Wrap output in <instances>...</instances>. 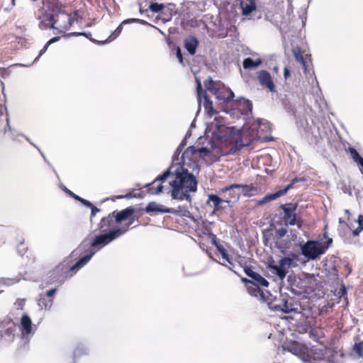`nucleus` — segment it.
<instances>
[{
  "mask_svg": "<svg viewBox=\"0 0 363 363\" xmlns=\"http://www.w3.org/2000/svg\"><path fill=\"white\" fill-rule=\"evenodd\" d=\"M211 152L206 147L196 149L190 146L183 152L182 156V165H171L162 175L158 176L152 183L145 186L147 193L151 195L159 194L163 191L162 183L169 177V182L172 188L171 196L173 199L191 201L190 194L197 189L198 181L192 173H190L186 165L192 162L197 167L196 162L198 156L208 157Z\"/></svg>",
  "mask_w": 363,
  "mask_h": 363,
  "instance_id": "nucleus-1",
  "label": "nucleus"
},
{
  "mask_svg": "<svg viewBox=\"0 0 363 363\" xmlns=\"http://www.w3.org/2000/svg\"><path fill=\"white\" fill-rule=\"evenodd\" d=\"M247 145H249L248 143H243L240 131L233 132L230 130L229 135L221 143L220 152L222 155H234Z\"/></svg>",
  "mask_w": 363,
  "mask_h": 363,
  "instance_id": "nucleus-2",
  "label": "nucleus"
},
{
  "mask_svg": "<svg viewBox=\"0 0 363 363\" xmlns=\"http://www.w3.org/2000/svg\"><path fill=\"white\" fill-rule=\"evenodd\" d=\"M286 350L292 354L299 357L304 361L320 359L323 358V353L319 350L308 348L306 345L292 341L286 345Z\"/></svg>",
  "mask_w": 363,
  "mask_h": 363,
  "instance_id": "nucleus-3",
  "label": "nucleus"
},
{
  "mask_svg": "<svg viewBox=\"0 0 363 363\" xmlns=\"http://www.w3.org/2000/svg\"><path fill=\"white\" fill-rule=\"evenodd\" d=\"M332 242L333 239L330 238H328L325 244L319 241L308 240L301 246V253L308 259L315 260L325 252Z\"/></svg>",
  "mask_w": 363,
  "mask_h": 363,
  "instance_id": "nucleus-4",
  "label": "nucleus"
},
{
  "mask_svg": "<svg viewBox=\"0 0 363 363\" xmlns=\"http://www.w3.org/2000/svg\"><path fill=\"white\" fill-rule=\"evenodd\" d=\"M53 16L56 29L61 33H65L71 28L74 21H77L78 12L76 11L72 15L65 11L60 10L54 13Z\"/></svg>",
  "mask_w": 363,
  "mask_h": 363,
  "instance_id": "nucleus-5",
  "label": "nucleus"
},
{
  "mask_svg": "<svg viewBox=\"0 0 363 363\" xmlns=\"http://www.w3.org/2000/svg\"><path fill=\"white\" fill-rule=\"evenodd\" d=\"M284 211L283 220L285 225H296L298 228L302 226L301 217L296 213L298 204L296 203H288L282 204L280 207Z\"/></svg>",
  "mask_w": 363,
  "mask_h": 363,
  "instance_id": "nucleus-6",
  "label": "nucleus"
},
{
  "mask_svg": "<svg viewBox=\"0 0 363 363\" xmlns=\"http://www.w3.org/2000/svg\"><path fill=\"white\" fill-rule=\"evenodd\" d=\"M115 216V222L116 223H122L123 222H127L124 225H123L121 228H118L117 229H123L124 234L128 231L130 226L133 224L135 216V210L133 207L129 206L121 211H113Z\"/></svg>",
  "mask_w": 363,
  "mask_h": 363,
  "instance_id": "nucleus-7",
  "label": "nucleus"
},
{
  "mask_svg": "<svg viewBox=\"0 0 363 363\" xmlns=\"http://www.w3.org/2000/svg\"><path fill=\"white\" fill-rule=\"evenodd\" d=\"M16 325L11 318H5L0 323V341L13 342L16 337Z\"/></svg>",
  "mask_w": 363,
  "mask_h": 363,
  "instance_id": "nucleus-8",
  "label": "nucleus"
},
{
  "mask_svg": "<svg viewBox=\"0 0 363 363\" xmlns=\"http://www.w3.org/2000/svg\"><path fill=\"white\" fill-rule=\"evenodd\" d=\"M206 87L218 99L225 102L230 101L234 97V93L230 89L213 80H210Z\"/></svg>",
  "mask_w": 363,
  "mask_h": 363,
  "instance_id": "nucleus-9",
  "label": "nucleus"
},
{
  "mask_svg": "<svg viewBox=\"0 0 363 363\" xmlns=\"http://www.w3.org/2000/svg\"><path fill=\"white\" fill-rule=\"evenodd\" d=\"M123 229H113L108 233L96 235L91 243V247L105 246L124 234Z\"/></svg>",
  "mask_w": 363,
  "mask_h": 363,
  "instance_id": "nucleus-10",
  "label": "nucleus"
},
{
  "mask_svg": "<svg viewBox=\"0 0 363 363\" xmlns=\"http://www.w3.org/2000/svg\"><path fill=\"white\" fill-rule=\"evenodd\" d=\"M293 259L291 258L283 257L279 261V264H274V262L269 263V268L279 279L283 280L286 277L288 273V269L291 265Z\"/></svg>",
  "mask_w": 363,
  "mask_h": 363,
  "instance_id": "nucleus-11",
  "label": "nucleus"
},
{
  "mask_svg": "<svg viewBox=\"0 0 363 363\" xmlns=\"http://www.w3.org/2000/svg\"><path fill=\"white\" fill-rule=\"evenodd\" d=\"M197 83V99L199 104H203L206 113L209 116H213L217 111L213 108V102L209 99L206 91L203 90L201 82L196 79Z\"/></svg>",
  "mask_w": 363,
  "mask_h": 363,
  "instance_id": "nucleus-12",
  "label": "nucleus"
},
{
  "mask_svg": "<svg viewBox=\"0 0 363 363\" xmlns=\"http://www.w3.org/2000/svg\"><path fill=\"white\" fill-rule=\"evenodd\" d=\"M69 272V269H67L64 264H58L48 274V283L53 284L63 282L67 279V273Z\"/></svg>",
  "mask_w": 363,
  "mask_h": 363,
  "instance_id": "nucleus-13",
  "label": "nucleus"
},
{
  "mask_svg": "<svg viewBox=\"0 0 363 363\" xmlns=\"http://www.w3.org/2000/svg\"><path fill=\"white\" fill-rule=\"evenodd\" d=\"M146 213H171L179 216H186L189 213L187 209L182 208L179 206L178 209L165 208L162 205H159L155 202H150L145 208Z\"/></svg>",
  "mask_w": 363,
  "mask_h": 363,
  "instance_id": "nucleus-14",
  "label": "nucleus"
},
{
  "mask_svg": "<svg viewBox=\"0 0 363 363\" xmlns=\"http://www.w3.org/2000/svg\"><path fill=\"white\" fill-rule=\"evenodd\" d=\"M57 291V289H52L47 291L44 294H40L39 299L38 300V305L45 311L50 310L54 301V296Z\"/></svg>",
  "mask_w": 363,
  "mask_h": 363,
  "instance_id": "nucleus-15",
  "label": "nucleus"
},
{
  "mask_svg": "<svg viewBox=\"0 0 363 363\" xmlns=\"http://www.w3.org/2000/svg\"><path fill=\"white\" fill-rule=\"evenodd\" d=\"M257 79L260 85L267 88L271 92L276 91V86L272 80V76L267 70H261L258 72Z\"/></svg>",
  "mask_w": 363,
  "mask_h": 363,
  "instance_id": "nucleus-16",
  "label": "nucleus"
},
{
  "mask_svg": "<svg viewBox=\"0 0 363 363\" xmlns=\"http://www.w3.org/2000/svg\"><path fill=\"white\" fill-rule=\"evenodd\" d=\"M242 281L245 284L247 292L252 296L259 298L260 300H264V294L259 288V284H255L247 278H242Z\"/></svg>",
  "mask_w": 363,
  "mask_h": 363,
  "instance_id": "nucleus-17",
  "label": "nucleus"
},
{
  "mask_svg": "<svg viewBox=\"0 0 363 363\" xmlns=\"http://www.w3.org/2000/svg\"><path fill=\"white\" fill-rule=\"evenodd\" d=\"M296 182V179H294L289 184H288L284 189H280L277 191L274 194H270L266 195L264 198H262L261 200L258 201L259 205H263L268 202H270L281 196H284L286 194L288 190H289L291 188H292L293 185Z\"/></svg>",
  "mask_w": 363,
  "mask_h": 363,
  "instance_id": "nucleus-18",
  "label": "nucleus"
},
{
  "mask_svg": "<svg viewBox=\"0 0 363 363\" xmlns=\"http://www.w3.org/2000/svg\"><path fill=\"white\" fill-rule=\"evenodd\" d=\"M115 222L114 213H109L106 217L103 218L99 224V229L102 233L108 232L111 228L113 226Z\"/></svg>",
  "mask_w": 363,
  "mask_h": 363,
  "instance_id": "nucleus-19",
  "label": "nucleus"
},
{
  "mask_svg": "<svg viewBox=\"0 0 363 363\" xmlns=\"http://www.w3.org/2000/svg\"><path fill=\"white\" fill-rule=\"evenodd\" d=\"M184 45L186 50L191 55H195L199 46V40L194 35H189L184 40Z\"/></svg>",
  "mask_w": 363,
  "mask_h": 363,
  "instance_id": "nucleus-20",
  "label": "nucleus"
},
{
  "mask_svg": "<svg viewBox=\"0 0 363 363\" xmlns=\"http://www.w3.org/2000/svg\"><path fill=\"white\" fill-rule=\"evenodd\" d=\"M21 331L23 335H28L33 333L32 320L27 314H23L21 318Z\"/></svg>",
  "mask_w": 363,
  "mask_h": 363,
  "instance_id": "nucleus-21",
  "label": "nucleus"
},
{
  "mask_svg": "<svg viewBox=\"0 0 363 363\" xmlns=\"http://www.w3.org/2000/svg\"><path fill=\"white\" fill-rule=\"evenodd\" d=\"M212 242H213V245L216 247L218 251L222 255L223 259L224 261L227 262L230 264L229 269L230 270L233 271V267L234 266V264L230 261L229 255H228L226 250L224 248V247L223 245H221L220 244H219V242L216 240V235H213Z\"/></svg>",
  "mask_w": 363,
  "mask_h": 363,
  "instance_id": "nucleus-22",
  "label": "nucleus"
},
{
  "mask_svg": "<svg viewBox=\"0 0 363 363\" xmlns=\"http://www.w3.org/2000/svg\"><path fill=\"white\" fill-rule=\"evenodd\" d=\"M225 201L228 202L227 201L223 200L222 199H220L218 196H217L216 194H209L208 196V199H207L206 203H207V204H210L211 203H212L213 207V211L216 212V211H220L223 208L221 204Z\"/></svg>",
  "mask_w": 363,
  "mask_h": 363,
  "instance_id": "nucleus-23",
  "label": "nucleus"
},
{
  "mask_svg": "<svg viewBox=\"0 0 363 363\" xmlns=\"http://www.w3.org/2000/svg\"><path fill=\"white\" fill-rule=\"evenodd\" d=\"M233 188L237 189H243L246 193H248V195H251L249 192L250 191H255L257 189L252 186H248L247 184H233L231 185L226 186L225 187L223 188L221 191L223 192H226L228 191L231 190Z\"/></svg>",
  "mask_w": 363,
  "mask_h": 363,
  "instance_id": "nucleus-24",
  "label": "nucleus"
},
{
  "mask_svg": "<svg viewBox=\"0 0 363 363\" xmlns=\"http://www.w3.org/2000/svg\"><path fill=\"white\" fill-rule=\"evenodd\" d=\"M94 252H91L89 254L81 257L72 267L69 268V271L78 270L86 264L92 257Z\"/></svg>",
  "mask_w": 363,
  "mask_h": 363,
  "instance_id": "nucleus-25",
  "label": "nucleus"
},
{
  "mask_svg": "<svg viewBox=\"0 0 363 363\" xmlns=\"http://www.w3.org/2000/svg\"><path fill=\"white\" fill-rule=\"evenodd\" d=\"M262 63V60L260 58H257L255 60L250 57L245 58L243 60L242 65L245 69H252L259 67Z\"/></svg>",
  "mask_w": 363,
  "mask_h": 363,
  "instance_id": "nucleus-26",
  "label": "nucleus"
},
{
  "mask_svg": "<svg viewBox=\"0 0 363 363\" xmlns=\"http://www.w3.org/2000/svg\"><path fill=\"white\" fill-rule=\"evenodd\" d=\"M351 158L354 162L360 165L363 169V158L359 155L357 150L352 147H350L347 150Z\"/></svg>",
  "mask_w": 363,
  "mask_h": 363,
  "instance_id": "nucleus-27",
  "label": "nucleus"
},
{
  "mask_svg": "<svg viewBox=\"0 0 363 363\" xmlns=\"http://www.w3.org/2000/svg\"><path fill=\"white\" fill-rule=\"evenodd\" d=\"M293 54H294V56L296 60L302 65L304 72H307L306 61L302 55L301 49L299 48L293 49Z\"/></svg>",
  "mask_w": 363,
  "mask_h": 363,
  "instance_id": "nucleus-28",
  "label": "nucleus"
},
{
  "mask_svg": "<svg viewBox=\"0 0 363 363\" xmlns=\"http://www.w3.org/2000/svg\"><path fill=\"white\" fill-rule=\"evenodd\" d=\"M54 21L55 18L52 13L48 16L47 18L41 22V24L44 28L56 29V27L55 26V24H54Z\"/></svg>",
  "mask_w": 363,
  "mask_h": 363,
  "instance_id": "nucleus-29",
  "label": "nucleus"
},
{
  "mask_svg": "<svg viewBox=\"0 0 363 363\" xmlns=\"http://www.w3.org/2000/svg\"><path fill=\"white\" fill-rule=\"evenodd\" d=\"M252 279L257 282V284L262 286L267 287L269 286L268 281L257 272H255Z\"/></svg>",
  "mask_w": 363,
  "mask_h": 363,
  "instance_id": "nucleus-30",
  "label": "nucleus"
},
{
  "mask_svg": "<svg viewBox=\"0 0 363 363\" xmlns=\"http://www.w3.org/2000/svg\"><path fill=\"white\" fill-rule=\"evenodd\" d=\"M122 30H123V26H122V24H120V25L117 27V28L116 29V30L114 31V33H113L112 35H109V36H108V38L106 40L102 41V42H101V44H104V43H106V42H110V41H111L113 39L116 38V37H117V36L121 33V32L122 31Z\"/></svg>",
  "mask_w": 363,
  "mask_h": 363,
  "instance_id": "nucleus-31",
  "label": "nucleus"
},
{
  "mask_svg": "<svg viewBox=\"0 0 363 363\" xmlns=\"http://www.w3.org/2000/svg\"><path fill=\"white\" fill-rule=\"evenodd\" d=\"M358 227L353 230V235H359L360 232L363 230V216L359 215L357 218Z\"/></svg>",
  "mask_w": 363,
  "mask_h": 363,
  "instance_id": "nucleus-32",
  "label": "nucleus"
},
{
  "mask_svg": "<svg viewBox=\"0 0 363 363\" xmlns=\"http://www.w3.org/2000/svg\"><path fill=\"white\" fill-rule=\"evenodd\" d=\"M164 8V4L159 3H151V4L149 6V9L153 13H158L162 11Z\"/></svg>",
  "mask_w": 363,
  "mask_h": 363,
  "instance_id": "nucleus-33",
  "label": "nucleus"
},
{
  "mask_svg": "<svg viewBox=\"0 0 363 363\" xmlns=\"http://www.w3.org/2000/svg\"><path fill=\"white\" fill-rule=\"evenodd\" d=\"M353 351L359 357L363 356V341L355 343L353 346Z\"/></svg>",
  "mask_w": 363,
  "mask_h": 363,
  "instance_id": "nucleus-34",
  "label": "nucleus"
},
{
  "mask_svg": "<svg viewBox=\"0 0 363 363\" xmlns=\"http://www.w3.org/2000/svg\"><path fill=\"white\" fill-rule=\"evenodd\" d=\"M18 281V279H11V278H1L0 284L6 286H12L16 284Z\"/></svg>",
  "mask_w": 363,
  "mask_h": 363,
  "instance_id": "nucleus-35",
  "label": "nucleus"
},
{
  "mask_svg": "<svg viewBox=\"0 0 363 363\" xmlns=\"http://www.w3.org/2000/svg\"><path fill=\"white\" fill-rule=\"evenodd\" d=\"M58 40H59V37H54V38H51L50 40H49L47 42V43L45 45V46L43 48V49L40 50V54L36 59H38L40 55H42L47 50L48 46L50 44H52L55 42H57Z\"/></svg>",
  "mask_w": 363,
  "mask_h": 363,
  "instance_id": "nucleus-36",
  "label": "nucleus"
},
{
  "mask_svg": "<svg viewBox=\"0 0 363 363\" xmlns=\"http://www.w3.org/2000/svg\"><path fill=\"white\" fill-rule=\"evenodd\" d=\"M28 247L25 245L24 240H21L19 241V245H18V251L21 254V255H23L26 251Z\"/></svg>",
  "mask_w": 363,
  "mask_h": 363,
  "instance_id": "nucleus-37",
  "label": "nucleus"
},
{
  "mask_svg": "<svg viewBox=\"0 0 363 363\" xmlns=\"http://www.w3.org/2000/svg\"><path fill=\"white\" fill-rule=\"evenodd\" d=\"M214 121L216 122V127L218 131L220 130V128L224 126V119L222 117H215Z\"/></svg>",
  "mask_w": 363,
  "mask_h": 363,
  "instance_id": "nucleus-38",
  "label": "nucleus"
},
{
  "mask_svg": "<svg viewBox=\"0 0 363 363\" xmlns=\"http://www.w3.org/2000/svg\"><path fill=\"white\" fill-rule=\"evenodd\" d=\"M176 56H177L179 63L182 64V65H184V58H183V55L182 54V51H181V49L179 47H177Z\"/></svg>",
  "mask_w": 363,
  "mask_h": 363,
  "instance_id": "nucleus-39",
  "label": "nucleus"
},
{
  "mask_svg": "<svg viewBox=\"0 0 363 363\" xmlns=\"http://www.w3.org/2000/svg\"><path fill=\"white\" fill-rule=\"evenodd\" d=\"M287 230L286 228H281L276 230V236L278 238H281L286 234Z\"/></svg>",
  "mask_w": 363,
  "mask_h": 363,
  "instance_id": "nucleus-40",
  "label": "nucleus"
},
{
  "mask_svg": "<svg viewBox=\"0 0 363 363\" xmlns=\"http://www.w3.org/2000/svg\"><path fill=\"white\" fill-rule=\"evenodd\" d=\"M244 272L248 276L250 277V278H252L253 277V275L255 274V272H254L250 267H244Z\"/></svg>",
  "mask_w": 363,
  "mask_h": 363,
  "instance_id": "nucleus-41",
  "label": "nucleus"
},
{
  "mask_svg": "<svg viewBox=\"0 0 363 363\" xmlns=\"http://www.w3.org/2000/svg\"><path fill=\"white\" fill-rule=\"evenodd\" d=\"M65 192L69 195L72 198L74 199L75 200L77 201H79V196H77V194H75L74 193H73L72 191L66 189H65Z\"/></svg>",
  "mask_w": 363,
  "mask_h": 363,
  "instance_id": "nucleus-42",
  "label": "nucleus"
},
{
  "mask_svg": "<svg viewBox=\"0 0 363 363\" xmlns=\"http://www.w3.org/2000/svg\"><path fill=\"white\" fill-rule=\"evenodd\" d=\"M79 201H80L82 204H84V206H86L87 207L90 208L91 206H93V204L90 201H89L84 199H82L81 197H79Z\"/></svg>",
  "mask_w": 363,
  "mask_h": 363,
  "instance_id": "nucleus-43",
  "label": "nucleus"
},
{
  "mask_svg": "<svg viewBox=\"0 0 363 363\" xmlns=\"http://www.w3.org/2000/svg\"><path fill=\"white\" fill-rule=\"evenodd\" d=\"M91 210V218H92L93 216H94L96 215V213L97 212H99L100 211V209L98 208L97 207H96L95 206L93 205V206H91L90 207Z\"/></svg>",
  "mask_w": 363,
  "mask_h": 363,
  "instance_id": "nucleus-44",
  "label": "nucleus"
},
{
  "mask_svg": "<svg viewBox=\"0 0 363 363\" xmlns=\"http://www.w3.org/2000/svg\"><path fill=\"white\" fill-rule=\"evenodd\" d=\"M135 197H137V195L135 194H133L131 192L127 194L125 196H118V198H120V199H122V198L131 199V198H135Z\"/></svg>",
  "mask_w": 363,
  "mask_h": 363,
  "instance_id": "nucleus-45",
  "label": "nucleus"
},
{
  "mask_svg": "<svg viewBox=\"0 0 363 363\" xmlns=\"http://www.w3.org/2000/svg\"><path fill=\"white\" fill-rule=\"evenodd\" d=\"M281 311L284 313H289L294 311L293 308H289L286 303L284 305V308L281 309Z\"/></svg>",
  "mask_w": 363,
  "mask_h": 363,
  "instance_id": "nucleus-46",
  "label": "nucleus"
},
{
  "mask_svg": "<svg viewBox=\"0 0 363 363\" xmlns=\"http://www.w3.org/2000/svg\"><path fill=\"white\" fill-rule=\"evenodd\" d=\"M289 76H290V71L287 67H285L284 70V77L285 79H287Z\"/></svg>",
  "mask_w": 363,
  "mask_h": 363,
  "instance_id": "nucleus-47",
  "label": "nucleus"
},
{
  "mask_svg": "<svg viewBox=\"0 0 363 363\" xmlns=\"http://www.w3.org/2000/svg\"><path fill=\"white\" fill-rule=\"evenodd\" d=\"M245 104H246L247 108L250 111H251V110H252V103H251L249 100H246V101H245Z\"/></svg>",
  "mask_w": 363,
  "mask_h": 363,
  "instance_id": "nucleus-48",
  "label": "nucleus"
},
{
  "mask_svg": "<svg viewBox=\"0 0 363 363\" xmlns=\"http://www.w3.org/2000/svg\"><path fill=\"white\" fill-rule=\"evenodd\" d=\"M75 35H84V36H86V38H89V35H91L90 33H74Z\"/></svg>",
  "mask_w": 363,
  "mask_h": 363,
  "instance_id": "nucleus-49",
  "label": "nucleus"
},
{
  "mask_svg": "<svg viewBox=\"0 0 363 363\" xmlns=\"http://www.w3.org/2000/svg\"><path fill=\"white\" fill-rule=\"evenodd\" d=\"M220 155H216L213 157L212 161H218L220 159Z\"/></svg>",
  "mask_w": 363,
  "mask_h": 363,
  "instance_id": "nucleus-50",
  "label": "nucleus"
},
{
  "mask_svg": "<svg viewBox=\"0 0 363 363\" xmlns=\"http://www.w3.org/2000/svg\"><path fill=\"white\" fill-rule=\"evenodd\" d=\"M50 1V4H57L58 0H49Z\"/></svg>",
  "mask_w": 363,
  "mask_h": 363,
  "instance_id": "nucleus-51",
  "label": "nucleus"
},
{
  "mask_svg": "<svg viewBox=\"0 0 363 363\" xmlns=\"http://www.w3.org/2000/svg\"><path fill=\"white\" fill-rule=\"evenodd\" d=\"M15 1L16 0H11L12 6H13L15 5Z\"/></svg>",
  "mask_w": 363,
  "mask_h": 363,
  "instance_id": "nucleus-52",
  "label": "nucleus"
}]
</instances>
